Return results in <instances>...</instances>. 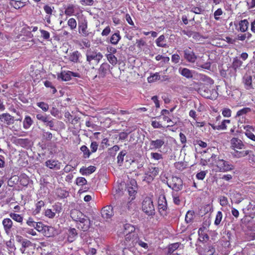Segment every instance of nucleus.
<instances>
[{"label": "nucleus", "mask_w": 255, "mask_h": 255, "mask_svg": "<svg viewBox=\"0 0 255 255\" xmlns=\"http://www.w3.org/2000/svg\"><path fill=\"white\" fill-rule=\"evenodd\" d=\"M223 219V214L221 211H218L216 216L214 224L216 226L219 225Z\"/></svg>", "instance_id": "nucleus-43"}, {"label": "nucleus", "mask_w": 255, "mask_h": 255, "mask_svg": "<svg viewBox=\"0 0 255 255\" xmlns=\"http://www.w3.org/2000/svg\"><path fill=\"white\" fill-rule=\"evenodd\" d=\"M67 24L71 30L75 29L77 27V22L74 18H70L68 20Z\"/></svg>", "instance_id": "nucleus-45"}, {"label": "nucleus", "mask_w": 255, "mask_h": 255, "mask_svg": "<svg viewBox=\"0 0 255 255\" xmlns=\"http://www.w3.org/2000/svg\"><path fill=\"white\" fill-rule=\"evenodd\" d=\"M2 224L5 232L6 234H9L13 225L12 220L9 218H4L2 221Z\"/></svg>", "instance_id": "nucleus-21"}, {"label": "nucleus", "mask_w": 255, "mask_h": 255, "mask_svg": "<svg viewBox=\"0 0 255 255\" xmlns=\"http://www.w3.org/2000/svg\"><path fill=\"white\" fill-rule=\"evenodd\" d=\"M43 9L46 15H52L54 7L49 5H45L44 6Z\"/></svg>", "instance_id": "nucleus-50"}, {"label": "nucleus", "mask_w": 255, "mask_h": 255, "mask_svg": "<svg viewBox=\"0 0 255 255\" xmlns=\"http://www.w3.org/2000/svg\"><path fill=\"white\" fill-rule=\"evenodd\" d=\"M87 183L86 179L82 177H78L76 180V183L78 186H83Z\"/></svg>", "instance_id": "nucleus-47"}, {"label": "nucleus", "mask_w": 255, "mask_h": 255, "mask_svg": "<svg viewBox=\"0 0 255 255\" xmlns=\"http://www.w3.org/2000/svg\"><path fill=\"white\" fill-rule=\"evenodd\" d=\"M243 62L238 59H235L233 63V67L235 69L240 67L242 65Z\"/></svg>", "instance_id": "nucleus-56"}, {"label": "nucleus", "mask_w": 255, "mask_h": 255, "mask_svg": "<svg viewBox=\"0 0 255 255\" xmlns=\"http://www.w3.org/2000/svg\"><path fill=\"white\" fill-rule=\"evenodd\" d=\"M249 153V151L248 150H243V151H235L233 154L234 156L237 158H240L242 157H244L247 155Z\"/></svg>", "instance_id": "nucleus-42"}, {"label": "nucleus", "mask_w": 255, "mask_h": 255, "mask_svg": "<svg viewBox=\"0 0 255 255\" xmlns=\"http://www.w3.org/2000/svg\"><path fill=\"white\" fill-rule=\"evenodd\" d=\"M165 142L163 139H156L155 140H151L150 142V149L155 150L161 148Z\"/></svg>", "instance_id": "nucleus-18"}, {"label": "nucleus", "mask_w": 255, "mask_h": 255, "mask_svg": "<svg viewBox=\"0 0 255 255\" xmlns=\"http://www.w3.org/2000/svg\"><path fill=\"white\" fill-rule=\"evenodd\" d=\"M249 23L246 19L241 20L239 23L240 30L242 32H245L247 30Z\"/></svg>", "instance_id": "nucleus-35"}, {"label": "nucleus", "mask_w": 255, "mask_h": 255, "mask_svg": "<svg viewBox=\"0 0 255 255\" xmlns=\"http://www.w3.org/2000/svg\"><path fill=\"white\" fill-rule=\"evenodd\" d=\"M137 245L143 248L145 250H147L148 248V244L139 240L137 234L128 235L127 237V246L133 247H135Z\"/></svg>", "instance_id": "nucleus-2"}, {"label": "nucleus", "mask_w": 255, "mask_h": 255, "mask_svg": "<svg viewBox=\"0 0 255 255\" xmlns=\"http://www.w3.org/2000/svg\"><path fill=\"white\" fill-rule=\"evenodd\" d=\"M158 209L159 214L163 217L167 215V206L166 198L164 195H160L158 200Z\"/></svg>", "instance_id": "nucleus-6"}, {"label": "nucleus", "mask_w": 255, "mask_h": 255, "mask_svg": "<svg viewBox=\"0 0 255 255\" xmlns=\"http://www.w3.org/2000/svg\"><path fill=\"white\" fill-rule=\"evenodd\" d=\"M9 215V217L14 221L20 223L21 224L22 223L23 218L21 215L14 213H10Z\"/></svg>", "instance_id": "nucleus-32"}, {"label": "nucleus", "mask_w": 255, "mask_h": 255, "mask_svg": "<svg viewBox=\"0 0 255 255\" xmlns=\"http://www.w3.org/2000/svg\"><path fill=\"white\" fill-rule=\"evenodd\" d=\"M78 32L83 36L86 37L88 36V22L86 19L79 23Z\"/></svg>", "instance_id": "nucleus-11"}, {"label": "nucleus", "mask_w": 255, "mask_h": 255, "mask_svg": "<svg viewBox=\"0 0 255 255\" xmlns=\"http://www.w3.org/2000/svg\"><path fill=\"white\" fill-rule=\"evenodd\" d=\"M93 0H81L80 3L83 5H92L93 4Z\"/></svg>", "instance_id": "nucleus-64"}, {"label": "nucleus", "mask_w": 255, "mask_h": 255, "mask_svg": "<svg viewBox=\"0 0 255 255\" xmlns=\"http://www.w3.org/2000/svg\"><path fill=\"white\" fill-rule=\"evenodd\" d=\"M44 227H45L41 222H36L34 227V229L38 232L42 231Z\"/></svg>", "instance_id": "nucleus-54"}, {"label": "nucleus", "mask_w": 255, "mask_h": 255, "mask_svg": "<svg viewBox=\"0 0 255 255\" xmlns=\"http://www.w3.org/2000/svg\"><path fill=\"white\" fill-rule=\"evenodd\" d=\"M9 3L15 9H19L24 6V3L20 0H10Z\"/></svg>", "instance_id": "nucleus-33"}, {"label": "nucleus", "mask_w": 255, "mask_h": 255, "mask_svg": "<svg viewBox=\"0 0 255 255\" xmlns=\"http://www.w3.org/2000/svg\"><path fill=\"white\" fill-rule=\"evenodd\" d=\"M33 124V121L29 116H26L23 122V127L25 129H28Z\"/></svg>", "instance_id": "nucleus-31"}, {"label": "nucleus", "mask_w": 255, "mask_h": 255, "mask_svg": "<svg viewBox=\"0 0 255 255\" xmlns=\"http://www.w3.org/2000/svg\"><path fill=\"white\" fill-rule=\"evenodd\" d=\"M71 216L77 222V228L83 231H87L90 228V221L89 218L78 210L72 211Z\"/></svg>", "instance_id": "nucleus-1"}, {"label": "nucleus", "mask_w": 255, "mask_h": 255, "mask_svg": "<svg viewBox=\"0 0 255 255\" xmlns=\"http://www.w3.org/2000/svg\"><path fill=\"white\" fill-rule=\"evenodd\" d=\"M214 169L217 172H227L233 169V165L223 159H216L213 163Z\"/></svg>", "instance_id": "nucleus-3"}, {"label": "nucleus", "mask_w": 255, "mask_h": 255, "mask_svg": "<svg viewBox=\"0 0 255 255\" xmlns=\"http://www.w3.org/2000/svg\"><path fill=\"white\" fill-rule=\"evenodd\" d=\"M184 58L189 62L194 63L198 58V56H196L194 52L191 49H186L184 50Z\"/></svg>", "instance_id": "nucleus-10"}, {"label": "nucleus", "mask_w": 255, "mask_h": 255, "mask_svg": "<svg viewBox=\"0 0 255 255\" xmlns=\"http://www.w3.org/2000/svg\"><path fill=\"white\" fill-rule=\"evenodd\" d=\"M34 249L33 244L27 240H24L21 242V248L20 250L22 254L29 253L31 250Z\"/></svg>", "instance_id": "nucleus-9"}, {"label": "nucleus", "mask_w": 255, "mask_h": 255, "mask_svg": "<svg viewBox=\"0 0 255 255\" xmlns=\"http://www.w3.org/2000/svg\"><path fill=\"white\" fill-rule=\"evenodd\" d=\"M223 14V11L221 8H218L217 10H216L214 13V17L216 20H219V16Z\"/></svg>", "instance_id": "nucleus-62"}, {"label": "nucleus", "mask_w": 255, "mask_h": 255, "mask_svg": "<svg viewBox=\"0 0 255 255\" xmlns=\"http://www.w3.org/2000/svg\"><path fill=\"white\" fill-rule=\"evenodd\" d=\"M81 55L78 51H75L70 54L69 57V59L70 61L77 63L79 62V59Z\"/></svg>", "instance_id": "nucleus-28"}, {"label": "nucleus", "mask_w": 255, "mask_h": 255, "mask_svg": "<svg viewBox=\"0 0 255 255\" xmlns=\"http://www.w3.org/2000/svg\"><path fill=\"white\" fill-rule=\"evenodd\" d=\"M179 247V244L178 243H174L170 245L168 248V254H172Z\"/></svg>", "instance_id": "nucleus-46"}, {"label": "nucleus", "mask_w": 255, "mask_h": 255, "mask_svg": "<svg viewBox=\"0 0 255 255\" xmlns=\"http://www.w3.org/2000/svg\"><path fill=\"white\" fill-rule=\"evenodd\" d=\"M135 228L129 224H126L124 225V234L125 235V244L127 246V237L131 234H137L134 232Z\"/></svg>", "instance_id": "nucleus-17"}, {"label": "nucleus", "mask_w": 255, "mask_h": 255, "mask_svg": "<svg viewBox=\"0 0 255 255\" xmlns=\"http://www.w3.org/2000/svg\"><path fill=\"white\" fill-rule=\"evenodd\" d=\"M142 210L148 216H153L155 214V209L151 198L146 197L142 203Z\"/></svg>", "instance_id": "nucleus-4"}, {"label": "nucleus", "mask_w": 255, "mask_h": 255, "mask_svg": "<svg viewBox=\"0 0 255 255\" xmlns=\"http://www.w3.org/2000/svg\"><path fill=\"white\" fill-rule=\"evenodd\" d=\"M45 165L50 169L57 170L61 168V163L58 160L49 159L45 162Z\"/></svg>", "instance_id": "nucleus-15"}, {"label": "nucleus", "mask_w": 255, "mask_h": 255, "mask_svg": "<svg viewBox=\"0 0 255 255\" xmlns=\"http://www.w3.org/2000/svg\"><path fill=\"white\" fill-rule=\"evenodd\" d=\"M179 72L181 75L188 79L192 78L193 74L194 73V71L186 68H179Z\"/></svg>", "instance_id": "nucleus-24"}, {"label": "nucleus", "mask_w": 255, "mask_h": 255, "mask_svg": "<svg viewBox=\"0 0 255 255\" xmlns=\"http://www.w3.org/2000/svg\"><path fill=\"white\" fill-rule=\"evenodd\" d=\"M45 204L44 201L40 200L37 202L35 204V209L33 211V213L35 215L38 214L41 210V208L44 207Z\"/></svg>", "instance_id": "nucleus-36"}, {"label": "nucleus", "mask_w": 255, "mask_h": 255, "mask_svg": "<svg viewBox=\"0 0 255 255\" xmlns=\"http://www.w3.org/2000/svg\"><path fill=\"white\" fill-rule=\"evenodd\" d=\"M121 39V36L120 34V32L118 31L111 36L110 42L113 45H117Z\"/></svg>", "instance_id": "nucleus-29"}, {"label": "nucleus", "mask_w": 255, "mask_h": 255, "mask_svg": "<svg viewBox=\"0 0 255 255\" xmlns=\"http://www.w3.org/2000/svg\"><path fill=\"white\" fill-rule=\"evenodd\" d=\"M52 210L56 213H59L62 210L61 205L60 203H56L52 206Z\"/></svg>", "instance_id": "nucleus-53"}, {"label": "nucleus", "mask_w": 255, "mask_h": 255, "mask_svg": "<svg viewBox=\"0 0 255 255\" xmlns=\"http://www.w3.org/2000/svg\"><path fill=\"white\" fill-rule=\"evenodd\" d=\"M206 175V172L204 171H201L200 172L198 173L196 176V178L199 180H203L205 176Z\"/></svg>", "instance_id": "nucleus-59"}, {"label": "nucleus", "mask_w": 255, "mask_h": 255, "mask_svg": "<svg viewBox=\"0 0 255 255\" xmlns=\"http://www.w3.org/2000/svg\"><path fill=\"white\" fill-rule=\"evenodd\" d=\"M126 154H127V152L125 150H123V151H121L120 152V153L119 154V155L117 157V159H118L117 162H118V163L120 165H121L123 163V161H124V156L126 155Z\"/></svg>", "instance_id": "nucleus-44"}, {"label": "nucleus", "mask_w": 255, "mask_h": 255, "mask_svg": "<svg viewBox=\"0 0 255 255\" xmlns=\"http://www.w3.org/2000/svg\"><path fill=\"white\" fill-rule=\"evenodd\" d=\"M151 157L152 158L156 160L162 159V155L157 152H152L151 153Z\"/></svg>", "instance_id": "nucleus-58"}, {"label": "nucleus", "mask_w": 255, "mask_h": 255, "mask_svg": "<svg viewBox=\"0 0 255 255\" xmlns=\"http://www.w3.org/2000/svg\"><path fill=\"white\" fill-rule=\"evenodd\" d=\"M194 216V212L192 211H188L185 216V220L187 223H191L192 222Z\"/></svg>", "instance_id": "nucleus-40"}, {"label": "nucleus", "mask_w": 255, "mask_h": 255, "mask_svg": "<svg viewBox=\"0 0 255 255\" xmlns=\"http://www.w3.org/2000/svg\"><path fill=\"white\" fill-rule=\"evenodd\" d=\"M109 62L113 65H115L118 62L117 57L112 54H108L106 55Z\"/></svg>", "instance_id": "nucleus-39"}, {"label": "nucleus", "mask_w": 255, "mask_h": 255, "mask_svg": "<svg viewBox=\"0 0 255 255\" xmlns=\"http://www.w3.org/2000/svg\"><path fill=\"white\" fill-rule=\"evenodd\" d=\"M69 72V71H63L61 73L60 75L58 77L60 78L63 81H69L71 79V77Z\"/></svg>", "instance_id": "nucleus-37"}, {"label": "nucleus", "mask_w": 255, "mask_h": 255, "mask_svg": "<svg viewBox=\"0 0 255 255\" xmlns=\"http://www.w3.org/2000/svg\"><path fill=\"white\" fill-rule=\"evenodd\" d=\"M238 128L242 130V128H243L245 130V134L250 139L255 141V135L254 132H255V128H254L252 126L247 125H241L238 124Z\"/></svg>", "instance_id": "nucleus-8"}, {"label": "nucleus", "mask_w": 255, "mask_h": 255, "mask_svg": "<svg viewBox=\"0 0 255 255\" xmlns=\"http://www.w3.org/2000/svg\"><path fill=\"white\" fill-rule=\"evenodd\" d=\"M220 204L222 206H225L228 203V199L225 196H221L220 197Z\"/></svg>", "instance_id": "nucleus-57"}, {"label": "nucleus", "mask_w": 255, "mask_h": 255, "mask_svg": "<svg viewBox=\"0 0 255 255\" xmlns=\"http://www.w3.org/2000/svg\"><path fill=\"white\" fill-rule=\"evenodd\" d=\"M168 185L170 188L178 191L182 189V181L180 178L173 177L171 180L168 183Z\"/></svg>", "instance_id": "nucleus-7"}, {"label": "nucleus", "mask_w": 255, "mask_h": 255, "mask_svg": "<svg viewBox=\"0 0 255 255\" xmlns=\"http://www.w3.org/2000/svg\"><path fill=\"white\" fill-rule=\"evenodd\" d=\"M36 105L44 112L47 111L49 109L48 105L44 102H38Z\"/></svg>", "instance_id": "nucleus-49"}, {"label": "nucleus", "mask_w": 255, "mask_h": 255, "mask_svg": "<svg viewBox=\"0 0 255 255\" xmlns=\"http://www.w3.org/2000/svg\"><path fill=\"white\" fill-rule=\"evenodd\" d=\"M36 118L44 123L45 125L49 127L51 129L54 127V125L53 121L50 120L48 116L39 114L36 115Z\"/></svg>", "instance_id": "nucleus-14"}, {"label": "nucleus", "mask_w": 255, "mask_h": 255, "mask_svg": "<svg viewBox=\"0 0 255 255\" xmlns=\"http://www.w3.org/2000/svg\"><path fill=\"white\" fill-rule=\"evenodd\" d=\"M40 32L41 33V36L44 39L47 40L50 38V33L47 31L43 29H40Z\"/></svg>", "instance_id": "nucleus-55"}, {"label": "nucleus", "mask_w": 255, "mask_h": 255, "mask_svg": "<svg viewBox=\"0 0 255 255\" xmlns=\"http://www.w3.org/2000/svg\"><path fill=\"white\" fill-rule=\"evenodd\" d=\"M96 169V168L94 166H90L88 167H82L80 169V172L82 175H89L93 173Z\"/></svg>", "instance_id": "nucleus-25"}, {"label": "nucleus", "mask_w": 255, "mask_h": 255, "mask_svg": "<svg viewBox=\"0 0 255 255\" xmlns=\"http://www.w3.org/2000/svg\"><path fill=\"white\" fill-rule=\"evenodd\" d=\"M172 198L173 201L175 204L177 205H179L180 204V199L179 196L177 193H172Z\"/></svg>", "instance_id": "nucleus-52"}, {"label": "nucleus", "mask_w": 255, "mask_h": 255, "mask_svg": "<svg viewBox=\"0 0 255 255\" xmlns=\"http://www.w3.org/2000/svg\"><path fill=\"white\" fill-rule=\"evenodd\" d=\"M165 42V36L163 35H160L155 41L157 46L160 47H167Z\"/></svg>", "instance_id": "nucleus-30"}, {"label": "nucleus", "mask_w": 255, "mask_h": 255, "mask_svg": "<svg viewBox=\"0 0 255 255\" xmlns=\"http://www.w3.org/2000/svg\"><path fill=\"white\" fill-rule=\"evenodd\" d=\"M67 240L69 242H72L75 240L77 235L76 230L74 228H70L68 231Z\"/></svg>", "instance_id": "nucleus-26"}, {"label": "nucleus", "mask_w": 255, "mask_h": 255, "mask_svg": "<svg viewBox=\"0 0 255 255\" xmlns=\"http://www.w3.org/2000/svg\"><path fill=\"white\" fill-rule=\"evenodd\" d=\"M86 55L87 61L89 64L91 63V61L93 60L99 63L103 57L101 53L91 49L87 51Z\"/></svg>", "instance_id": "nucleus-5"}, {"label": "nucleus", "mask_w": 255, "mask_h": 255, "mask_svg": "<svg viewBox=\"0 0 255 255\" xmlns=\"http://www.w3.org/2000/svg\"><path fill=\"white\" fill-rule=\"evenodd\" d=\"M14 121V117L8 113H3L0 115V121L7 125L13 124Z\"/></svg>", "instance_id": "nucleus-12"}, {"label": "nucleus", "mask_w": 255, "mask_h": 255, "mask_svg": "<svg viewBox=\"0 0 255 255\" xmlns=\"http://www.w3.org/2000/svg\"><path fill=\"white\" fill-rule=\"evenodd\" d=\"M159 168L156 167H151L149 168V171L147 174L152 178L155 177L159 173Z\"/></svg>", "instance_id": "nucleus-34"}, {"label": "nucleus", "mask_w": 255, "mask_h": 255, "mask_svg": "<svg viewBox=\"0 0 255 255\" xmlns=\"http://www.w3.org/2000/svg\"><path fill=\"white\" fill-rule=\"evenodd\" d=\"M222 115L225 117H230L231 116V111L229 109L225 108L222 110Z\"/></svg>", "instance_id": "nucleus-61"}, {"label": "nucleus", "mask_w": 255, "mask_h": 255, "mask_svg": "<svg viewBox=\"0 0 255 255\" xmlns=\"http://www.w3.org/2000/svg\"><path fill=\"white\" fill-rule=\"evenodd\" d=\"M243 83L247 90L253 89L252 77L250 75H245L243 77Z\"/></svg>", "instance_id": "nucleus-23"}, {"label": "nucleus", "mask_w": 255, "mask_h": 255, "mask_svg": "<svg viewBox=\"0 0 255 255\" xmlns=\"http://www.w3.org/2000/svg\"><path fill=\"white\" fill-rule=\"evenodd\" d=\"M44 215L49 218H53L56 215L55 212L50 209H47L45 211Z\"/></svg>", "instance_id": "nucleus-51"}, {"label": "nucleus", "mask_w": 255, "mask_h": 255, "mask_svg": "<svg viewBox=\"0 0 255 255\" xmlns=\"http://www.w3.org/2000/svg\"><path fill=\"white\" fill-rule=\"evenodd\" d=\"M65 14L68 16L74 14L75 12L74 6L73 5H68L65 10Z\"/></svg>", "instance_id": "nucleus-41"}, {"label": "nucleus", "mask_w": 255, "mask_h": 255, "mask_svg": "<svg viewBox=\"0 0 255 255\" xmlns=\"http://www.w3.org/2000/svg\"><path fill=\"white\" fill-rule=\"evenodd\" d=\"M251 111V109L249 108H245L240 110H239L236 115V118H239V123L241 122V125L245 122V119L244 117V115H246L247 113H249Z\"/></svg>", "instance_id": "nucleus-20"}, {"label": "nucleus", "mask_w": 255, "mask_h": 255, "mask_svg": "<svg viewBox=\"0 0 255 255\" xmlns=\"http://www.w3.org/2000/svg\"><path fill=\"white\" fill-rule=\"evenodd\" d=\"M102 217L105 219H110L114 215L113 208L111 206L104 207L101 212Z\"/></svg>", "instance_id": "nucleus-16"}, {"label": "nucleus", "mask_w": 255, "mask_h": 255, "mask_svg": "<svg viewBox=\"0 0 255 255\" xmlns=\"http://www.w3.org/2000/svg\"><path fill=\"white\" fill-rule=\"evenodd\" d=\"M81 151L83 153V157L88 158L90 157L91 152L86 145H82L80 148Z\"/></svg>", "instance_id": "nucleus-38"}, {"label": "nucleus", "mask_w": 255, "mask_h": 255, "mask_svg": "<svg viewBox=\"0 0 255 255\" xmlns=\"http://www.w3.org/2000/svg\"><path fill=\"white\" fill-rule=\"evenodd\" d=\"M231 143L232 144V146L234 148L242 149L244 146V144L242 141L237 138H233L231 140Z\"/></svg>", "instance_id": "nucleus-27"}, {"label": "nucleus", "mask_w": 255, "mask_h": 255, "mask_svg": "<svg viewBox=\"0 0 255 255\" xmlns=\"http://www.w3.org/2000/svg\"><path fill=\"white\" fill-rule=\"evenodd\" d=\"M160 79V76L158 73H155L153 75L150 76L148 78V81L149 82H153L155 81L158 80Z\"/></svg>", "instance_id": "nucleus-48"}, {"label": "nucleus", "mask_w": 255, "mask_h": 255, "mask_svg": "<svg viewBox=\"0 0 255 255\" xmlns=\"http://www.w3.org/2000/svg\"><path fill=\"white\" fill-rule=\"evenodd\" d=\"M137 186L136 181L132 179L130 181V184H128L127 189L129 195L133 196L136 192Z\"/></svg>", "instance_id": "nucleus-22"}, {"label": "nucleus", "mask_w": 255, "mask_h": 255, "mask_svg": "<svg viewBox=\"0 0 255 255\" xmlns=\"http://www.w3.org/2000/svg\"><path fill=\"white\" fill-rule=\"evenodd\" d=\"M151 126L155 128H163L162 125L159 122L156 121L151 122Z\"/></svg>", "instance_id": "nucleus-63"}, {"label": "nucleus", "mask_w": 255, "mask_h": 255, "mask_svg": "<svg viewBox=\"0 0 255 255\" xmlns=\"http://www.w3.org/2000/svg\"><path fill=\"white\" fill-rule=\"evenodd\" d=\"M230 123L231 121L230 120H224L221 122V124L218 123L217 125L212 124H209V125L214 129L225 130L227 129V125L229 124Z\"/></svg>", "instance_id": "nucleus-19"}, {"label": "nucleus", "mask_w": 255, "mask_h": 255, "mask_svg": "<svg viewBox=\"0 0 255 255\" xmlns=\"http://www.w3.org/2000/svg\"><path fill=\"white\" fill-rule=\"evenodd\" d=\"M98 144L96 141H93L91 142L90 145V148L91 149L92 152H95L98 149Z\"/></svg>", "instance_id": "nucleus-60"}, {"label": "nucleus", "mask_w": 255, "mask_h": 255, "mask_svg": "<svg viewBox=\"0 0 255 255\" xmlns=\"http://www.w3.org/2000/svg\"><path fill=\"white\" fill-rule=\"evenodd\" d=\"M110 66L107 63L102 64L98 69L99 78L105 77L109 71H110Z\"/></svg>", "instance_id": "nucleus-13"}]
</instances>
